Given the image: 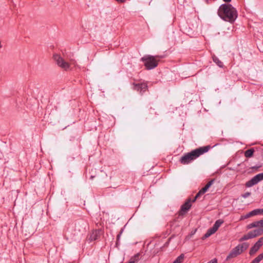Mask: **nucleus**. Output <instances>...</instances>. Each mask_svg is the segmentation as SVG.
<instances>
[{
    "label": "nucleus",
    "instance_id": "obj_1",
    "mask_svg": "<svg viewBox=\"0 0 263 263\" xmlns=\"http://www.w3.org/2000/svg\"><path fill=\"white\" fill-rule=\"evenodd\" d=\"M217 13L221 19L230 23H233L238 16L235 8L229 4H222L219 7Z\"/></svg>",
    "mask_w": 263,
    "mask_h": 263
},
{
    "label": "nucleus",
    "instance_id": "obj_2",
    "mask_svg": "<svg viewBox=\"0 0 263 263\" xmlns=\"http://www.w3.org/2000/svg\"><path fill=\"white\" fill-rule=\"evenodd\" d=\"M210 148V146L208 145L193 150L191 152L187 153L182 156L180 158L179 162L183 165L188 164L200 156L208 152Z\"/></svg>",
    "mask_w": 263,
    "mask_h": 263
},
{
    "label": "nucleus",
    "instance_id": "obj_3",
    "mask_svg": "<svg viewBox=\"0 0 263 263\" xmlns=\"http://www.w3.org/2000/svg\"><path fill=\"white\" fill-rule=\"evenodd\" d=\"M159 57V56L146 55L141 59V61L144 63L146 69L151 70L158 66L159 60L156 58Z\"/></svg>",
    "mask_w": 263,
    "mask_h": 263
},
{
    "label": "nucleus",
    "instance_id": "obj_4",
    "mask_svg": "<svg viewBox=\"0 0 263 263\" xmlns=\"http://www.w3.org/2000/svg\"><path fill=\"white\" fill-rule=\"evenodd\" d=\"M248 247L249 245L247 243L239 244L231 251L226 258V260H229L232 258L236 257L246 250Z\"/></svg>",
    "mask_w": 263,
    "mask_h": 263
},
{
    "label": "nucleus",
    "instance_id": "obj_5",
    "mask_svg": "<svg viewBox=\"0 0 263 263\" xmlns=\"http://www.w3.org/2000/svg\"><path fill=\"white\" fill-rule=\"evenodd\" d=\"M87 224L86 221L81 220L77 221L75 223L73 236L82 235L86 232Z\"/></svg>",
    "mask_w": 263,
    "mask_h": 263
},
{
    "label": "nucleus",
    "instance_id": "obj_6",
    "mask_svg": "<svg viewBox=\"0 0 263 263\" xmlns=\"http://www.w3.org/2000/svg\"><path fill=\"white\" fill-rule=\"evenodd\" d=\"M263 234V229L259 228L251 231H250L247 234L244 235L239 240L240 241H242L249 239L255 238L257 236H260Z\"/></svg>",
    "mask_w": 263,
    "mask_h": 263
},
{
    "label": "nucleus",
    "instance_id": "obj_7",
    "mask_svg": "<svg viewBox=\"0 0 263 263\" xmlns=\"http://www.w3.org/2000/svg\"><path fill=\"white\" fill-rule=\"evenodd\" d=\"M223 223V220L221 219H218L216 220L213 226L211 228L209 229L206 233L203 235L202 239H203L206 238L210 237L211 235L215 233Z\"/></svg>",
    "mask_w": 263,
    "mask_h": 263
},
{
    "label": "nucleus",
    "instance_id": "obj_8",
    "mask_svg": "<svg viewBox=\"0 0 263 263\" xmlns=\"http://www.w3.org/2000/svg\"><path fill=\"white\" fill-rule=\"evenodd\" d=\"M53 59L56 62L57 65L61 68L67 70L69 69L70 65L68 63L65 61V60L59 54L53 55Z\"/></svg>",
    "mask_w": 263,
    "mask_h": 263
},
{
    "label": "nucleus",
    "instance_id": "obj_9",
    "mask_svg": "<svg viewBox=\"0 0 263 263\" xmlns=\"http://www.w3.org/2000/svg\"><path fill=\"white\" fill-rule=\"evenodd\" d=\"M263 180V173L258 174L253 177L251 180L246 183V186L247 187H251L256 184L259 181Z\"/></svg>",
    "mask_w": 263,
    "mask_h": 263
},
{
    "label": "nucleus",
    "instance_id": "obj_10",
    "mask_svg": "<svg viewBox=\"0 0 263 263\" xmlns=\"http://www.w3.org/2000/svg\"><path fill=\"white\" fill-rule=\"evenodd\" d=\"M191 199L186 200L185 203L181 205L180 210L179 211V215H184L191 208Z\"/></svg>",
    "mask_w": 263,
    "mask_h": 263
},
{
    "label": "nucleus",
    "instance_id": "obj_11",
    "mask_svg": "<svg viewBox=\"0 0 263 263\" xmlns=\"http://www.w3.org/2000/svg\"><path fill=\"white\" fill-rule=\"evenodd\" d=\"M134 85L133 89L137 91H139L141 94L145 92L147 89V84L146 83H135L133 84Z\"/></svg>",
    "mask_w": 263,
    "mask_h": 263
},
{
    "label": "nucleus",
    "instance_id": "obj_12",
    "mask_svg": "<svg viewBox=\"0 0 263 263\" xmlns=\"http://www.w3.org/2000/svg\"><path fill=\"white\" fill-rule=\"evenodd\" d=\"M102 233L103 232L101 229L93 230L90 235L89 240L92 241L98 239Z\"/></svg>",
    "mask_w": 263,
    "mask_h": 263
},
{
    "label": "nucleus",
    "instance_id": "obj_13",
    "mask_svg": "<svg viewBox=\"0 0 263 263\" xmlns=\"http://www.w3.org/2000/svg\"><path fill=\"white\" fill-rule=\"evenodd\" d=\"M212 59L213 62L215 63L217 66L220 68L223 67L224 65L223 63L215 55H213Z\"/></svg>",
    "mask_w": 263,
    "mask_h": 263
},
{
    "label": "nucleus",
    "instance_id": "obj_14",
    "mask_svg": "<svg viewBox=\"0 0 263 263\" xmlns=\"http://www.w3.org/2000/svg\"><path fill=\"white\" fill-rule=\"evenodd\" d=\"M259 247L257 246L255 243L254 246L250 249L249 251V254L250 255H252L254 254L259 249Z\"/></svg>",
    "mask_w": 263,
    "mask_h": 263
},
{
    "label": "nucleus",
    "instance_id": "obj_15",
    "mask_svg": "<svg viewBox=\"0 0 263 263\" xmlns=\"http://www.w3.org/2000/svg\"><path fill=\"white\" fill-rule=\"evenodd\" d=\"M254 152V150L253 148L249 149L245 151V156L246 158H250L253 156Z\"/></svg>",
    "mask_w": 263,
    "mask_h": 263
},
{
    "label": "nucleus",
    "instance_id": "obj_16",
    "mask_svg": "<svg viewBox=\"0 0 263 263\" xmlns=\"http://www.w3.org/2000/svg\"><path fill=\"white\" fill-rule=\"evenodd\" d=\"M262 259H263V252L258 255L250 263H259Z\"/></svg>",
    "mask_w": 263,
    "mask_h": 263
},
{
    "label": "nucleus",
    "instance_id": "obj_17",
    "mask_svg": "<svg viewBox=\"0 0 263 263\" xmlns=\"http://www.w3.org/2000/svg\"><path fill=\"white\" fill-rule=\"evenodd\" d=\"M184 258V255L181 254L174 261L173 263H182Z\"/></svg>",
    "mask_w": 263,
    "mask_h": 263
},
{
    "label": "nucleus",
    "instance_id": "obj_18",
    "mask_svg": "<svg viewBox=\"0 0 263 263\" xmlns=\"http://www.w3.org/2000/svg\"><path fill=\"white\" fill-rule=\"evenodd\" d=\"M252 215V216L257 215L258 214H263V209H255L250 212Z\"/></svg>",
    "mask_w": 263,
    "mask_h": 263
},
{
    "label": "nucleus",
    "instance_id": "obj_19",
    "mask_svg": "<svg viewBox=\"0 0 263 263\" xmlns=\"http://www.w3.org/2000/svg\"><path fill=\"white\" fill-rule=\"evenodd\" d=\"M255 244L260 248V247L263 245V237L260 238Z\"/></svg>",
    "mask_w": 263,
    "mask_h": 263
},
{
    "label": "nucleus",
    "instance_id": "obj_20",
    "mask_svg": "<svg viewBox=\"0 0 263 263\" xmlns=\"http://www.w3.org/2000/svg\"><path fill=\"white\" fill-rule=\"evenodd\" d=\"M203 194L199 191L198 193L196 194L193 200H192L193 202H194L197 199H198L201 195H203Z\"/></svg>",
    "mask_w": 263,
    "mask_h": 263
},
{
    "label": "nucleus",
    "instance_id": "obj_21",
    "mask_svg": "<svg viewBox=\"0 0 263 263\" xmlns=\"http://www.w3.org/2000/svg\"><path fill=\"white\" fill-rule=\"evenodd\" d=\"M214 182V179H212L209 182H208V183L205 185V187L209 189V188L213 184V182Z\"/></svg>",
    "mask_w": 263,
    "mask_h": 263
},
{
    "label": "nucleus",
    "instance_id": "obj_22",
    "mask_svg": "<svg viewBox=\"0 0 263 263\" xmlns=\"http://www.w3.org/2000/svg\"><path fill=\"white\" fill-rule=\"evenodd\" d=\"M250 217H252V215L251 214V212H249L248 213V214H247L245 216H242L240 218V220H242V219H247V218H248Z\"/></svg>",
    "mask_w": 263,
    "mask_h": 263
},
{
    "label": "nucleus",
    "instance_id": "obj_23",
    "mask_svg": "<svg viewBox=\"0 0 263 263\" xmlns=\"http://www.w3.org/2000/svg\"><path fill=\"white\" fill-rule=\"evenodd\" d=\"M250 217H252V215L251 214V212H249L248 213V214H247L245 216H242L240 218V220H242V219H247V218H248Z\"/></svg>",
    "mask_w": 263,
    "mask_h": 263
},
{
    "label": "nucleus",
    "instance_id": "obj_24",
    "mask_svg": "<svg viewBox=\"0 0 263 263\" xmlns=\"http://www.w3.org/2000/svg\"><path fill=\"white\" fill-rule=\"evenodd\" d=\"M250 217H252V215L251 214V212H249L248 213V214H247L245 216H242L240 218V220H242V219H247V218H248Z\"/></svg>",
    "mask_w": 263,
    "mask_h": 263
},
{
    "label": "nucleus",
    "instance_id": "obj_25",
    "mask_svg": "<svg viewBox=\"0 0 263 263\" xmlns=\"http://www.w3.org/2000/svg\"><path fill=\"white\" fill-rule=\"evenodd\" d=\"M254 225L255 228H257V227H261V220H259V221H254Z\"/></svg>",
    "mask_w": 263,
    "mask_h": 263
},
{
    "label": "nucleus",
    "instance_id": "obj_26",
    "mask_svg": "<svg viewBox=\"0 0 263 263\" xmlns=\"http://www.w3.org/2000/svg\"><path fill=\"white\" fill-rule=\"evenodd\" d=\"M255 225H254V222H252V223L249 224L248 225H247V229H251L252 228H255Z\"/></svg>",
    "mask_w": 263,
    "mask_h": 263
},
{
    "label": "nucleus",
    "instance_id": "obj_27",
    "mask_svg": "<svg viewBox=\"0 0 263 263\" xmlns=\"http://www.w3.org/2000/svg\"><path fill=\"white\" fill-rule=\"evenodd\" d=\"M139 254H137L133 257H132L130 259V260H136V262H137L138 261V260H139Z\"/></svg>",
    "mask_w": 263,
    "mask_h": 263
},
{
    "label": "nucleus",
    "instance_id": "obj_28",
    "mask_svg": "<svg viewBox=\"0 0 263 263\" xmlns=\"http://www.w3.org/2000/svg\"><path fill=\"white\" fill-rule=\"evenodd\" d=\"M251 195V193L250 192H246L244 194L242 195V197L244 198H247Z\"/></svg>",
    "mask_w": 263,
    "mask_h": 263
},
{
    "label": "nucleus",
    "instance_id": "obj_29",
    "mask_svg": "<svg viewBox=\"0 0 263 263\" xmlns=\"http://www.w3.org/2000/svg\"><path fill=\"white\" fill-rule=\"evenodd\" d=\"M208 263H218L217 259L215 258L209 261Z\"/></svg>",
    "mask_w": 263,
    "mask_h": 263
},
{
    "label": "nucleus",
    "instance_id": "obj_30",
    "mask_svg": "<svg viewBox=\"0 0 263 263\" xmlns=\"http://www.w3.org/2000/svg\"><path fill=\"white\" fill-rule=\"evenodd\" d=\"M208 189H207L205 186L204 187H203L202 189H201L200 191L203 193V194H204L208 190Z\"/></svg>",
    "mask_w": 263,
    "mask_h": 263
},
{
    "label": "nucleus",
    "instance_id": "obj_31",
    "mask_svg": "<svg viewBox=\"0 0 263 263\" xmlns=\"http://www.w3.org/2000/svg\"><path fill=\"white\" fill-rule=\"evenodd\" d=\"M117 2L118 3H124L126 0H116Z\"/></svg>",
    "mask_w": 263,
    "mask_h": 263
},
{
    "label": "nucleus",
    "instance_id": "obj_32",
    "mask_svg": "<svg viewBox=\"0 0 263 263\" xmlns=\"http://www.w3.org/2000/svg\"><path fill=\"white\" fill-rule=\"evenodd\" d=\"M136 260H130V261L128 263H136Z\"/></svg>",
    "mask_w": 263,
    "mask_h": 263
},
{
    "label": "nucleus",
    "instance_id": "obj_33",
    "mask_svg": "<svg viewBox=\"0 0 263 263\" xmlns=\"http://www.w3.org/2000/svg\"><path fill=\"white\" fill-rule=\"evenodd\" d=\"M224 2H226V3H229L232 0H223Z\"/></svg>",
    "mask_w": 263,
    "mask_h": 263
},
{
    "label": "nucleus",
    "instance_id": "obj_34",
    "mask_svg": "<svg viewBox=\"0 0 263 263\" xmlns=\"http://www.w3.org/2000/svg\"><path fill=\"white\" fill-rule=\"evenodd\" d=\"M261 227H263V219L261 220Z\"/></svg>",
    "mask_w": 263,
    "mask_h": 263
},
{
    "label": "nucleus",
    "instance_id": "obj_35",
    "mask_svg": "<svg viewBox=\"0 0 263 263\" xmlns=\"http://www.w3.org/2000/svg\"><path fill=\"white\" fill-rule=\"evenodd\" d=\"M2 47V45L1 42L0 41V48H1Z\"/></svg>",
    "mask_w": 263,
    "mask_h": 263
},
{
    "label": "nucleus",
    "instance_id": "obj_36",
    "mask_svg": "<svg viewBox=\"0 0 263 263\" xmlns=\"http://www.w3.org/2000/svg\"><path fill=\"white\" fill-rule=\"evenodd\" d=\"M93 178H94V176H91L90 178L91 179H92Z\"/></svg>",
    "mask_w": 263,
    "mask_h": 263
}]
</instances>
